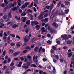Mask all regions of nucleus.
Masks as SVG:
<instances>
[{
    "instance_id": "1",
    "label": "nucleus",
    "mask_w": 74,
    "mask_h": 74,
    "mask_svg": "<svg viewBox=\"0 0 74 74\" xmlns=\"http://www.w3.org/2000/svg\"><path fill=\"white\" fill-rule=\"evenodd\" d=\"M44 12H42L40 15L38 16V18L39 20H41V19H42L43 18H44Z\"/></svg>"
},
{
    "instance_id": "2",
    "label": "nucleus",
    "mask_w": 74,
    "mask_h": 74,
    "mask_svg": "<svg viewBox=\"0 0 74 74\" xmlns=\"http://www.w3.org/2000/svg\"><path fill=\"white\" fill-rule=\"evenodd\" d=\"M30 66V64H28L27 66H26V64H24L22 67L24 69H28L29 66Z\"/></svg>"
},
{
    "instance_id": "3",
    "label": "nucleus",
    "mask_w": 74,
    "mask_h": 74,
    "mask_svg": "<svg viewBox=\"0 0 74 74\" xmlns=\"http://www.w3.org/2000/svg\"><path fill=\"white\" fill-rule=\"evenodd\" d=\"M29 36L27 35L25 36L23 38V40L25 42H27L28 40H29Z\"/></svg>"
},
{
    "instance_id": "4",
    "label": "nucleus",
    "mask_w": 74,
    "mask_h": 74,
    "mask_svg": "<svg viewBox=\"0 0 74 74\" xmlns=\"http://www.w3.org/2000/svg\"><path fill=\"white\" fill-rule=\"evenodd\" d=\"M11 11H10L9 12V14H8V18L7 20V21H9V19H10V18H11L12 16H11Z\"/></svg>"
},
{
    "instance_id": "5",
    "label": "nucleus",
    "mask_w": 74,
    "mask_h": 74,
    "mask_svg": "<svg viewBox=\"0 0 74 74\" xmlns=\"http://www.w3.org/2000/svg\"><path fill=\"white\" fill-rule=\"evenodd\" d=\"M63 37V40H64L66 41L67 40H68V38L67 37V35H64V36L63 35H62L61 36V37Z\"/></svg>"
},
{
    "instance_id": "6",
    "label": "nucleus",
    "mask_w": 74,
    "mask_h": 74,
    "mask_svg": "<svg viewBox=\"0 0 74 74\" xmlns=\"http://www.w3.org/2000/svg\"><path fill=\"white\" fill-rule=\"evenodd\" d=\"M14 4L12 3H10L7 6V8H11L12 7H14Z\"/></svg>"
},
{
    "instance_id": "7",
    "label": "nucleus",
    "mask_w": 74,
    "mask_h": 74,
    "mask_svg": "<svg viewBox=\"0 0 74 74\" xmlns=\"http://www.w3.org/2000/svg\"><path fill=\"white\" fill-rule=\"evenodd\" d=\"M34 24H35V25H38V22L36 21H32L31 22V25L32 26H33L34 25Z\"/></svg>"
},
{
    "instance_id": "8",
    "label": "nucleus",
    "mask_w": 74,
    "mask_h": 74,
    "mask_svg": "<svg viewBox=\"0 0 74 74\" xmlns=\"http://www.w3.org/2000/svg\"><path fill=\"white\" fill-rule=\"evenodd\" d=\"M11 25L12 26V28H14V29H15L18 26V25L14 24H12Z\"/></svg>"
},
{
    "instance_id": "9",
    "label": "nucleus",
    "mask_w": 74,
    "mask_h": 74,
    "mask_svg": "<svg viewBox=\"0 0 74 74\" xmlns=\"http://www.w3.org/2000/svg\"><path fill=\"white\" fill-rule=\"evenodd\" d=\"M5 59H7L8 60V63H9V62H11V58H8V56H7L5 57Z\"/></svg>"
},
{
    "instance_id": "10",
    "label": "nucleus",
    "mask_w": 74,
    "mask_h": 74,
    "mask_svg": "<svg viewBox=\"0 0 74 74\" xmlns=\"http://www.w3.org/2000/svg\"><path fill=\"white\" fill-rule=\"evenodd\" d=\"M22 18H23V22H25L26 21V19H28V18H27V17H22Z\"/></svg>"
},
{
    "instance_id": "11",
    "label": "nucleus",
    "mask_w": 74,
    "mask_h": 74,
    "mask_svg": "<svg viewBox=\"0 0 74 74\" xmlns=\"http://www.w3.org/2000/svg\"><path fill=\"white\" fill-rule=\"evenodd\" d=\"M8 8H7V7H4L3 8V12H5L7 10V9Z\"/></svg>"
},
{
    "instance_id": "12",
    "label": "nucleus",
    "mask_w": 74,
    "mask_h": 74,
    "mask_svg": "<svg viewBox=\"0 0 74 74\" xmlns=\"http://www.w3.org/2000/svg\"><path fill=\"white\" fill-rule=\"evenodd\" d=\"M19 52H16L14 53L13 55L14 56H16V55H18L19 54Z\"/></svg>"
},
{
    "instance_id": "13",
    "label": "nucleus",
    "mask_w": 74,
    "mask_h": 74,
    "mask_svg": "<svg viewBox=\"0 0 74 74\" xmlns=\"http://www.w3.org/2000/svg\"><path fill=\"white\" fill-rule=\"evenodd\" d=\"M27 63H32V59L28 60V61L27 62Z\"/></svg>"
},
{
    "instance_id": "14",
    "label": "nucleus",
    "mask_w": 74,
    "mask_h": 74,
    "mask_svg": "<svg viewBox=\"0 0 74 74\" xmlns=\"http://www.w3.org/2000/svg\"><path fill=\"white\" fill-rule=\"evenodd\" d=\"M53 73L54 74H56V69H55V67H53Z\"/></svg>"
},
{
    "instance_id": "15",
    "label": "nucleus",
    "mask_w": 74,
    "mask_h": 74,
    "mask_svg": "<svg viewBox=\"0 0 74 74\" xmlns=\"http://www.w3.org/2000/svg\"><path fill=\"white\" fill-rule=\"evenodd\" d=\"M72 54H73V52H71V53H69L68 55V57H71L72 55Z\"/></svg>"
},
{
    "instance_id": "16",
    "label": "nucleus",
    "mask_w": 74,
    "mask_h": 74,
    "mask_svg": "<svg viewBox=\"0 0 74 74\" xmlns=\"http://www.w3.org/2000/svg\"><path fill=\"white\" fill-rule=\"evenodd\" d=\"M29 30H30V28H28L25 29V32L27 33H28V32H29Z\"/></svg>"
},
{
    "instance_id": "17",
    "label": "nucleus",
    "mask_w": 74,
    "mask_h": 74,
    "mask_svg": "<svg viewBox=\"0 0 74 74\" xmlns=\"http://www.w3.org/2000/svg\"><path fill=\"white\" fill-rule=\"evenodd\" d=\"M26 14V12H24L23 13L21 14V16H25Z\"/></svg>"
},
{
    "instance_id": "18",
    "label": "nucleus",
    "mask_w": 74,
    "mask_h": 74,
    "mask_svg": "<svg viewBox=\"0 0 74 74\" xmlns=\"http://www.w3.org/2000/svg\"><path fill=\"white\" fill-rule=\"evenodd\" d=\"M25 49H29V50H31V49L30 47L29 46H26L25 48Z\"/></svg>"
},
{
    "instance_id": "19",
    "label": "nucleus",
    "mask_w": 74,
    "mask_h": 74,
    "mask_svg": "<svg viewBox=\"0 0 74 74\" xmlns=\"http://www.w3.org/2000/svg\"><path fill=\"white\" fill-rule=\"evenodd\" d=\"M65 4L67 5H69V2L68 1H66L65 2Z\"/></svg>"
},
{
    "instance_id": "20",
    "label": "nucleus",
    "mask_w": 74,
    "mask_h": 74,
    "mask_svg": "<svg viewBox=\"0 0 74 74\" xmlns=\"http://www.w3.org/2000/svg\"><path fill=\"white\" fill-rule=\"evenodd\" d=\"M26 24L27 25H29L30 24V20H28L26 22Z\"/></svg>"
},
{
    "instance_id": "21",
    "label": "nucleus",
    "mask_w": 74,
    "mask_h": 74,
    "mask_svg": "<svg viewBox=\"0 0 74 74\" xmlns=\"http://www.w3.org/2000/svg\"><path fill=\"white\" fill-rule=\"evenodd\" d=\"M54 58H56V59H59V56L58 55H54Z\"/></svg>"
},
{
    "instance_id": "22",
    "label": "nucleus",
    "mask_w": 74,
    "mask_h": 74,
    "mask_svg": "<svg viewBox=\"0 0 74 74\" xmlns=\"http://www.w3.org/2000/svg\"><path fill=\"white\" fill-rule=\"evenodd\" d=\"M27 59H28V60L31 59H32L31 56L29 55L27 56Z\"/></svg>"
},
{
    "instance_id": "23",
    "label": "nucleus",
    "mask_w": 74,
    "mask_h": 74,
    "mask_svg": "<svg viewBox=\"0 0 74 74\" xmlns=\"http://www.w3.org/2000/svg\"><path fill=\"white\" fill-rule=\"evenodd\" d=\"M9 51H10V54L11 55L13 52V50L11 49H10L9 50Z\"/></svg>"
},
{
    "instance_id": "24",
    "label": "nucleus",
    "mask_w": 74,
    "mask_h": 74,
    "mask_svg": "<svg viewBox=\"0 0 74 74\" xmlns=\"http://www.w3.org/2000/svg\"><path fill=\"white\" fill-rule=\"evenodd\" d=\"M6 38L7 37H6L5 36H3V40H4V41H5V42H6V41H7V39H6Z\"/></svg>"
},
{
    "instance_id": "25",
    "label": "nucleus",
    "mask_w": 74,
    "mask_h": 74,
    "mask_svg": "<svg viewBox=\"0 0 74 74\" xmlns=\"http://www.w3.org/2000/svg\"><path fill=\"white\" fill-rule=\"evenodd\" d=\"M67 43L68 44H71L72 43V41L71 40H68L67 41Z\"/></svg>"
},
{
    "instance_id": "26",
    "label": "nucleus",
    "mask_w": 74,
    "mask_h": 74,
    "mask_svg": "<svg viewBox=\"0 0 74 74\" xmlns=\"http://www.w3.org/2000/svg\"><path fill=\"white\" fill-rule=\"evenodd\" d=\"M53 4L52 3L50 7V10H52L53 8Z\"/></svg>"
},
{
    "instance_id": "27",
    "label": "nucleus",
    "mask_w": 74,
    "mask_h": 74,
    "mask_svg": "<svg viewBox=\"0 0 74 74\" xmlns=\"http://www.w3.org/2000/svg\"><path fill=\"white\" fill-rule=\"evenodd\" d=\"M41 30H42V32H45V27H43L42 28Z\"/></svg>"
},
{
    "instance_id": "28",
    "label": "nucleus",
    "mask_w": 74,
    "mask_h": 74,
    "mask_svg": "<svg viewBox=\"0 0 74 74\" xmlns=\"http://www.w3.org/2000/svg\"><path fill=\"white\" fill-rule=\"evenodd\" d=\"M51 48H53L54 50H56V47L54 46H52Z\"/></svg>"
},
{
    "instance_id": "29",
    "label": "nucleus",
    "mask_w": 74,
    "mask_h": 74,
    "mask_svg": "<svg viewBox=\"0 0 74 74\" xmlns=\"http://www.w3.org/2000/svg\"><path fill=\"white\" fill-rule=\"evenodd\" d=\"M17 7H15L14 8H12V10L13 11H15L16 10H17Z\"/></svg>"
},
{
    "instance_id": "30",
    "label": "nucleus",
    "mask_w": 74,
    "mask_h": 74,
    "mask_svg": "<svg viewBox=\"0 0 74 74\" xmlns=\"http://www.w3.org/2000/svg\"><path fill=\"white\" fill-rule=\"evenodd\" d=\"M31 67H37V66H36V65H35L34 64H32L31 65Z\"/></svg>"
},
{
    "instance_id": "31",
    "label": "nucleus",
    "mask_w": 74,
    "mask_h": 74,
    "mask_svg": "<svg viewBox=\"0 0 74 74\" xmlns=\"http://www.w3.org/2000/svg\"><path fill=\"white\" fill-rule=\"evenodd\" d=\"M5 26V25H4V24L1 23V26H0V27H1V28H2V27H3V26Z\"/></svg>"
},
{
    "instance_id": "32",
    "label": "nucleus",
    "mask_w": 74,
    "mask_h": 74,
    "mask_svg": "<svg viewBox=\"0 0 74 74\" xmlns=\"http://www.w3.org/2000/svg\"><path fill=\"white\" fill-rule=\"evenodd\" d=\"M69 10L68 9H67L66 10H65V14H67L69 12Z\"/></svg>"
},
{
    "instance_id": "33",
    "label": "nucleus",
    "mask_w": 74,
    "mask_h": 74,
    "mask_svg": "<svg viewBox=\"0 0 74 74\" xmlns=\"http://www.w3.org/2000/svg\"><path fill=\"white\" fill-rule=\"evenodd\" d=\"M35 52H38V47H36L35 48Z\"/></svg>"
},
{
    "instance_id": "34",
    "label": "nucleus",
    "mask_w": 74,
    "mask_h": 74,
    "mask_svg": "<svg viewBox=\"0 0 74 74\" xmlns=\"http://www.w3.org/2000/svg\"><path fill=\"white\" fill-rule=\"evenodd\" d=\"M64 58H63L61 59L60 60V61L61 63H63V62H64Z\"/></svg>"
},
{
    "instance_id": "35",
    "label": "nucleus",
    "mask_w": 74,
    "mask_h": 74,
    "mask_svg": "<svg viewBox=\"0 0 74 74\" xmlns=\"http://www.w3.org/2000/svg\"><path fill=\"white\" fill-rule=\"evenodd\" d=\"M52 25L53 26H54V27H55L56 26V23L55 22H53V23Z\"/></svg>"
},
{
    "instance_id": "36",
    "label": "nucleus",
    "mask_w": 74,
    "mask_h": 74,
    "mask_svg": "<svg viewBox=\"0 0 74 74\" xmlns=\"http://www.w3.org/2000/svg\"><path fill=\"white\" fill-rule=\"evenodd\" d=\"M51 20H53V15L51 14L50 17Z\"/></svg>"
},
{
    "instance_id": "37",
    "label": "nucleus",
    "mask_w": 74,
    "mask_h": 74,
    "mask_svg": "<svg viewBox=\"0 0 74 74\" xmlns=\"http://www.w3.org/2000/svg\"><path fill=\"white\" fill-rule=\"evenodd\" d=\"M71 64H73V67L74 68V61H73V60H72V61L71 62Z\"/></svg>"
},
{
    "instance_id": "38",
    "label": "nucleus",
    "mask_w": 74,
    "mask_h": 74,
    "mask_svg": "<svg viewBox=\"0 0 74 74\" xmlns=\"http://www.w3.org/2000/svg\"><path fill=\"white\" fill-rule=\"evenodd\" d=\"M7 15H5L3 17V18L4 19H7Z\"/></svg>"
},
{
    "instance_id": "39",
    "label": "nucleus",
    "mask_w": 74,
    "mask_h": 74,
    "mask_svg": "<svg viewBox=\"0 0 74 74\" xmlns=\"http://www.w3.org/2000/svg\"><path fill=\"white\" fill-rule=\"evenodd\" d=\"M54 50H53L52 49H51V53H54Z\"/></svg>"
},
{
    "instance_id": "40",
    "label": "nucleus",
    "mask_w": 74,
    "mask_h": 74,
    "mask_svg": "<svg viewBox=\"0 0 74 74\" xmlns=\"http://www.w3.org/2000/svg\"><path fill=\"white\" fill-rule=\"evenodd\" d=\"M4 1L6 5H7V4H8V2L6 0H4Z\"/></svg>"
},
{
    "instance_id": "41",
    "label": "nucleus",
    "mask_w": 74,
    "mask_h": 74,
    "mask_svg": "<svg viewBox=\"0 0 74 74\" xmlns=\"http://www.w3.org/2000/svg\"><path fill=\"white\" fill-rule=\"evenodd\" d=\"M15 18L16 19H17L19 21L20 19V17H18L17 16H16Z\"/></svg>"
},
{
    "instance_id": "42",
    "label": "nucleus",
    "mask_w": 74,
    "mask_h": 74,
    "mask_svg": "<svg viewBox=\"0 0 74 74\" xmlns=\"http://www.w3.org/2000/svg\"><path fill=\"white\" fill-rule=\"evenodd\" d=\"M14 68H15V67H14V66H12L10 68V70H13V69H14Z\"/></svg>"
},
{
    "instance_id": "43",
    "label": "nucleus",
    "mask_w": 74,
    "mask_h": 74,
    "mask_svg": "<svg viewBox=\"0 0 74 74\" xmlns=\"http://www.w3.org/2000/svg\"><path fill=\"white\" fill-rule=\"evenodd\" d=\"M35 40V38H33L31 40V42H33V41H34Z\"/></svg>"
},
{
    "instance_id": "44",
    "label": "nucleus",
    "mask_w": 74,
    "mask_h": 74,
    "mask_svg": "<svg viewBox=\"0 0 74 74\" xmlns=\"http://www.w3.org/2000/svg\"><path fill=\"white\" fill-rule=\"evenodd\" d=\"M56 40V41L57 42V44H60V41L59 40Z\"/></svg>"
},
{
    "instance_id": "45",
    "label": "nucleus",
    "mask_w": 74,
    "mask_h": 74,
    "mask_svg": "<svg viewBox=\"0 0 74 74\" xmlns=\"http://www.w3.org/2000/svg\"><path fill=\"white\" fill-rule=\"evenodd\" d=\"M47 43L49 44H51V41L48 40V41H47Z\"/></svg>"
},
{
    "instance_id": "46",
    "label": "nucleus",
    "mask_w": 74,
    "mask_h": 74,
    "mask_svg": "<svg viewBox=\"0 0 74 74\" xmlns=\"http://www.w3.org/2000/svg\"><path fill=\"white\" fill-rule=\"evenodd\" d=\"M48 16V14L46 13L44 15V18H45V17H47Z\"/></svg>"
},
{
    "instance_id": "47",
    "label": "nucleus",
    "mask_w": 74,
    "mask_h": 74,
    "mask_svg": "<svg viewBox=\"0 0 74 74\" xmlns=\"http://www.w3.org/2000/svg\"><path fill=\"white\" fill-rule=\"evenodd\" d=\"M42 60L43 61V62H46V61L47 60L45 58H43L42 59Z\"/></svg>"
},
{
    "instance_id": "48",
    "label": "nucleus",
    "mask_w": 74,
    "mask_h": 74,
    "mask_svg": "<svg viewBox=\"0 0 74 74\" xmlns=\"http://www.w3.org/2000/svg\"><path fill=\"white\" fill-rule=\"evenodd\" d=\"M45 22H47V21H48V18H45Z\"/></svg>"
},
{
    "instance_id": "49",
    "label": "nucleus",
    "mask_w": 74,
    "mask_h": 74,
    "mask_svg": "<svg viewBox=\"0 0 74 74\" xmlns=\"http://www.w3.org/2000/svg\"><path fill=\"white\" fill-rule=\"evenodd\" d=\"M7 66L6 65L2 69L3 70H4L5 69H7Z\"/></svg>"
},
{
    "instance_id": "50",
    "label": "nucleus",
    "mask_w": 74,
    "mask_h": 74,
    "mask_svg": "<svg viewBox=\"0 0 74 74\" xmlns=\"http://www.w3.org/2000/svg\"><path fill=\"white\" fill-rule=\"evenodd\" d=\"M22 8H25L26 7V6L25 5L23 4L22 6Z\"/></svg>"
},
{
    "instance_id": "51",
    "label": "nucleus",
    "mask_w": 74,
    "mask_h": 74,
    "mask_svg": "<svg viewBox=\"0 0 74 74\" xmlns=\"http://www.w3.org/2000/svg\"><path fill=\"white\" fill-rule=\"evenodd\" d=\"M16 38H18V39H21V37L18 36V35H16Z\"/></svg>"
},
{
    "instance_id": "52",
    "label": "nucleus",
    "mask_w": 74,
    "mask_h": 74,
    "mask_svg": "<svg viewBox=\"0 0 74 74\" xmlns=\"http://www.w3.org/2000/svg\"><path fill=\"white\" fill-rule=\"evenodd\" d=\"M27 11H28L29 12H32V10L30 9H29Z\"/></svg>"
},
{
    "instance_id": "53",
    "label": "nucleus",
    "mask_w": 74,
    "mask_h": 74,
    "mask_svg": "<svg viewBox=\"0 0 74 74\" xmlns=\"http://www.w3.org/2000/svg\"><path fill=\"white\" fill-rule=\"evenodd\" d=\"M27 52V51L26 50H25L23 51V53H26Z\"/></svg>"
},
{
    "instance_id": "54",
    "label": "nucleus",
    "mask_w": 74,
    "mask_h": 74,
    "mask_svg": "<svg viewBox=\"0 0 74 74\" xmlns=\"http://www.w3.org/2000/svg\"><path fill=\"white\" fill-rule=\"evenodd\" d=\"M47 36L48 37H51V34H47Z\"/></svg>"
},
{
    "instance_id": "55",
    "label": "nucleus",
    "mask_w": 74,
    "mask_h": 74,
    "mask_svg": "<svg viewBox=\"0 0 74 74\" xmlns=\"http://www.w3.org/2000/svg\"><path fill=\"white\" fill-rule=\"evenodd\" d=\"M35 47V46H34V45H32L31 46V48H34Z\"/></svg>"
},
{
    "instance_id": "56",
    "label": "nucleus",
    "mask_w": 74,
    "mask_h": 74,
    "mask_svg": "<svg viewBox=\"0 0 74 74\" xmlns=\"http://www.w3.org/2000/svg\"><path fill=\"white\" fill-rule=\"evenodd\" d=\"M47 69H48V70H49V69H51V66H48Z\"/></svg>"
},
{
    "instance_id": "57",
    "label": "nucleus",
    "mask_w": 74,
    "mask_h": 74,
    "mask_svg": "<svg viewBox=\"0 0 74 74\" xmlns=\"http://www.w3.org/2000/svg\"><path fill=\"white\" fill-rule=\"evenodd\" d=\"M71 29L73 30L74 29V25L73 26H72L71 28Z\"/></svg>"
},
{
    "instance_id": "58",
    "label": "nucleus",
    "mask_w": 74,
    "mask_h": 74,
    "mask_svg": "<svg viewBox=\"0 0 74 74\" xmlns=\"http://www.w3.org/2000/svg\"><path fill=\"white\" fill-rule=\"evenodd\" d=\"M1 7H4L5 6V5H4V3H3L1 5Z\"/></svg>"
},
{
    "instance_id": "59",
    "label": "nucleus",
    "mask_w": 74,
    "mask_h": 74,
    "mask_svg": "<svg viewBox=\"0 0 74 74\" xmlns=\"http://www.w3.org/2000/svg\"><path fill=\"white\" fill-rule=\"evenodd\" d=\"M10 66H14V63L12 62L11 64H10Z\"/></svg>"
},
{
    "instance_id": "60",
    "label": "nucleus",
    "mask_w": 74,
    "mask_h": 74,
    "mask_svg": "<svg viewBox=\"0 0 74 74\" xmlns=\"http://www.w3.org/2000/svg\"><path fill=\"white\" fill-rule=\"evenodd\" d=\"M34 11H35V12H36L37 11V9H36V8H34Z\"/></svg>"
},
{
    "instance_id": "61",
    "label": "nucleus",
    "mask_w": 74,
    "mask_h": 74,
    "mask_svg": "<svg viewBox=\"0 0 74 74\" xmlns=\"http://www.w3.org/2000/svg\"><path fill=\"white\" fill-rule=\"evenodd\" d=\"M41 50H42V47H40V48L39 50V52H40Z\"/></svg>"
},
{
    "instance_id": "62",
    "label": "nucleus",
    "mask_w": 74,
    "mask_h": 74,
    "mask_svg": "<svg viewBox=\"0 0 74 74\" xmlns=\"http://www.w3.org/2000/svg\"><path fill=\"white\" fill-rule=\"evenodd\" d=\"M20 59L21 60H22L23 61V60H24V58H23L22 57H21L20 58Z\"/></svg>"
},
{
    "instance_id": "63",
    "label": "nucleus",
    "mask_w": 74,
    "mask_h": 74,
    "mask_svg": "<svg viewBox=\"0 0 74 74\" xmlns=\"http://www.w3.org/2000/svg\"><path fill=\"white\" fill-rule=\"evenodd\" d=\"M36 28H38V27H40V25H37L36 26Z\"/></svg>"
},
{
    "instance_id": "64",
    "label": "nucleus",
    "mask_w": 74,
    "mask_h": 74,
    "mask_svg": "<svg viewBox=\"0 0 74 74\" xmlns=\"http://www.w3.org/2000/svg\"><path fill=\"white\" fill-rule=\"evenodd\" d=\"M17 2L18 3H21V1L20 0H18V1Z\"/></svg>"
}]
</instances>
